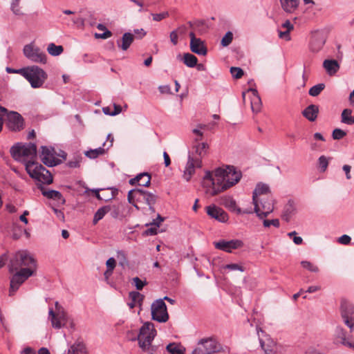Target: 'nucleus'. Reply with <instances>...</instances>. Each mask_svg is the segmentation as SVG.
I'll list each match as a JSON object with an SVG mask.
<instances>
[{
    "mask_svg": "<svg viewBox=\"0 0 354 354\" xmlns=\"http://www.w3.org/2000/svg\"><path fill=\"white\" fill-rule=\"evenodd\" d=\"M241 177V173L233 166H227L226 169L219 167L214 171H206L202 185L207 194L215 196L237 183Z\"/></svg>",
    "mask_w": 354,
    "mask_h": 354,
    "instance_id": "1",
    "label": "nucleus"
},
{
    "mask_svg": "<svg viewBox=\"0 0 354 354\" xmlns=\"http://www.w3.org/2000/svg\"><path fill=\"white\" fill-rule=\"evenodd\" d=\"M8 267L10 272L20 269H30L32 274H35L37 261L28 251L19 250L10 259Z\"/></svg>",
    "mask_w": 354,
    "mask_h": 354,
    "instance_id": "2",
    "label": "nucleus"
},
{
    "mask_svg": "<svg viewBox=\"0 0 354 354\" xmlns=\"http://www.w3.org/2000/svg\"><path fill=\"white\" fill-rule=\"evenodd\" d=\"M55 310L51 308L48 310V316L53 327L58 329L62 327L73 329L75 323L72 317L68 315L58 301L55 302Z\"/></svg>",
    "mask_w": 354,
    "mask_h": 354,
    "instance_id": "3",
    "label": "nucleus"
},
{
    "mask_svg": "<svg viewBox=\"0 0 354 354\" xmlns=\"http://www.w3.org/2000/svg\"><path fill=\"white\" fill-rule=\"evenodd\" d=\"M10 153L15 160L24 162L26 165L28 162H35L32 159L36 157L37 147L33 143H17L11 147Z\"/></svg>",
    "mask_w": 354,
    "mask_h": 354,
    "instance_id": "4",
    "label": "nucleus"
},
{
    "mask_svg": "<svg viewBox=\"0 0 354 354\" xmlns=\"http://www.w3.org/2000/svg\"><path fill=\"white\" fill-rule=\"evenodd\" d=\"M127 198L136 209H139L138 203H145L149 205V209L153 212V206L156 202L157 196L142 189L136 188L129 192Z\"/></svg>",
    "mask_w": 354,
    "mask_h": 354,
    "instance_id": "5",
    "label": "nucleus"
},
{
    "mask_svg": "<svg viewBox=\"0 0 354 354\" xmlns=\"http://www.w3.org/2000/svg\"><path fill=\"white\" fill-rule=\"evenodd\" d=\"M156 335V330L153 324L151 322H146L140 328L138 337L132 338L131 340L137 339L139 346L143 351H154L151 343Z\"/></svg>",
    "mask_w": 354,
    "mask_h": 354,
    "instance_id": "6",
    "label": "nucleus"
},
{
    "mask_svg": "<svg viewBox=\"0 0 354 354\" xmlns=\"http://www.w3.org/2000/svg\"><path fill=\"white\" fill-rule=\"evenodd\" d=\"M23 77L32 88H37L43 86L48 75L42 68L34 65L24 68Z\"/></svg>",
    "mask_w": 354,
    "mask_h": 354,
    "instance_id": "7",
    "label": "nucleus"
},
{
    "mask_svg": "<svg viewBox=\"0 0 354 354\" xmlns=\"http://www.w3.org/2000/svg\"><path fill=\"white\" fill-rule=\"evenodd\" d=\"M26 170L32 178H34L42 183L48 185L53 183V176L51 174L38 162H26Z\"/></svg>",
    "mask_w": 354,
    "mask_h": 354,
    "instance_id": "8",
    "label": "nucleus"
},
{
    "mask_svg": "<svg viewBox=\"0 0 354 354\" xmlns=\"http://www.w3.org/2000/svg\"><path fill=\"white\" fill-rule=\"evenodd\" d=\"M23 53L24 56L32 62L39 64L46 63V55L34 42H31L24 46Z\"/></svg>",
    "mask_w": 354,
    "mask_h": 354,
    "instance_id": "9",
    "label": "nucleus"
},
{
    "mask_svg": "<svg viewBox=\"0 0 354 354\" xmlns=\"http://www.w3.org/2000/svg\"><path fill=\"white\" fill-rule=\"evenodd\" d=\"M252 202L254 206V211L261 219L265 218L274 210L272 200L270 197L258 198Z\"/></svg>",
    "mask_w": 354,
    "mask_h": 354,
    "instance_id": "10",
    "label": "nucleus"
},
{
    "mask_svg": "<svg viewBox=\"0 0 354 354\" xmlns=\"http://www.w3.org/2000/svg\"><path fill=\"white\" fill-rule=\"evenodd\" d=\"M209 146L207 142H194L188 156L196 161L199 167H202V159L207 156Z\"/></svg>",
    "mask_w": 354,
    "mask_h": 354,
    "instance_id": "11",
    "label": "nucleus"
},
{
    "mask_svg": "<svg viewBox=\"0 0 354 354\" xmlns=\"http://www.w3.org/2000/svg\"><path fill=\"white\" fill-rule=\"evenodd\" d=\"M151 311L153 320L164 323L169 319L167 306L163 299H159L154 301L151 306Z\"/></svg>",
    "mask_w": 354,
    "mask_h": 354,
    "instance_id": "12",
    "label": "nucleus"
},
{
    "mask_svg": "<svg viewBox=\"0 0 354 354\" xmlns=\"http://www.w3.org/2000/svg\"><path fill=\"white\" fill-rule=\"evenodd\" d=\"M15 271L16 272L10 279V295H12L24 281L35 274L30 269H20Z\"/></svg>",
    "mask_w": 354,
    "mask_h": 354,
    "instance_id": "13",
    "label": "nucleus"
},
{
    "mask_svg": "<svg viewBox=\"0 0 354 354\" xmlns=\"http://www.w3.org/2000/svg\"><path fill=\"white\" fill-rule=\"evenodd\" d=\"M341 317L344 323L349 328L350 332L354 330V306L349 301L342 299L340 305Z\"/></svg>",
    "mask_w": 354,
    "mask_h": 354,
    "instance_id": "14",
    "label": "nucleus"
},
{
    "mask_svg": "<svg viewBox=\"0 0 354 354\" xmlns=\"http://www.w3.org/2000/svg\"><path fill=\"white\" fill-rule=\"evenodd\" d=\"M243 242L240 239H232L226 241L224 239L214 242V247L225 252L231 253L234 250L241 248Z\"/></svg>",
    "mask_w": 354,
    "mask_h": 354,
    "instance_id": "15",
    "label": "nucleus"
},
{
    "mask_svg": "<svg viewBox=\"0 0 354 354\" xmlns=\"http://www.w3.org/2000/svg\"><path fill=\"white\" fill-rule=\"evenodd\" d=\"M6 125L11 131H20L24 128V119L17 112L10 111L6 115Z\"/></svg>",
    "mask_w": 354,
    "mask_h": 354,
    "instance_id": "16",
    "label": "nucleus"
},
{
    "mask_svg": "<svg viewBox=\"0 0 354 354\" xmlns=\"http://www.w3.org/2000/svg\"><path fill=\"white\" fill-rule=\"evenodd\" d=\"M326 40V35L323 31H315L312 33L309 44V49L316 53L322 50Z\"/></svg>",
    "mask_w": 354,
    "mask_h": 354,
    "instance_id": "17",
    "label": "nucleus"
},
{
    "mask_svg": "<svg viewBox=\"0 0 354 354\" xmlns=\"http://www.w3.org/2000/svg\"><path fill=\"white\" fill-rule=\"evenodd\" d=\"M39 157L42 162L48 167H53L58 164V159L55 158L54 149L51 147H41Z\"/></svg>",
    "mask_w": 354,
    "mask_h": 354,
    "instance_id": "18",
    "label": "nucleus"
},
{
    "mask_svg": "<svg viewBox=\"0 0 354 354\" xmlns=\"http://www.w3.org/2000/svg\"><path fill=\"white\" fill-rule=\"evenodd\" d=\"M207 215L221 223H226L228 221L227 214L221 207L211 205L206 207Z\"/></svg>",
    "mask_w": 354,
    "mask_h": 354,
    "instance_id": "19",
    "label": "nucleus"
},
{
    "mask_svg": "<svg viewBox=\"0 0 354 354\" xmlns=\"http://www.w3.org/2000/svg\"><path fill=\"white\" fill-rule=\"evenodd\" d=\"M336 339L339 340L342 345L354 349V339L351 337H346V331L341 326H337L335 330Z\"/></svg>",
    "mask_w": 354,
    "mask_h": 354,
    "instance_id": "20",
    "label": "nucleus"
},
{
    "mask_svg": "<svg viewBox=\"0 0 354 354\" xmlns=\"http://www.w3.org/2000/svg\"><path fill=\"white\" fill-rule=\"evenodd\" d=\"M198 346L202 348L205 354H212L218 351L219 348L218 343L212 338L201 339L198 342Z\"/></svg>",
    "mask_w": 354,
    "mask_h": 354,
    "instance_id": "21",
    "label": "nucleus"
},
{
    "mask_svg": "<svg viewBox=\"0 0 354 354\" xmlns=\"http://www.w3.org/2000/svg\"><path fill=\"white\" fill-rule=\"evenodd\" d=\"M247 92H250L252 93L250 104L252 112L254 113H259L261 109L262 103L257 90L256 88H250L247 91Z\"/></svg>",
    "mask_w": 354,
    "mask_h": 354,
    "instance_id": "22",
    "label": "nucleus"
},
{
    "mask_svg": "<svg viewBox=\"0 0 354 354\" xmlns=\"http://www.w3.org/2000/svg\"><path fill=\"white\" fill-rule=\"evenodd\" d=\"M296 212L297 208L295 202L289 200L283 207L281 218L285 221L289 222Z\"/></svg>",
    "mask_w": 354,
    "mask_h": 354,
    "instance_id": "23",
    "label": "nucleus"
},
{
    "mask_svg": "<svg viewBox=\"0 0 354 354\" xmlns=\"http://www.w3.org/2000/svg\"><path fill=\"white\" fill-rule=\"evenodd\" d=\"M151 176L148 173H142L137 175L135 178L129 180V184L131 185H138L142 187H148L150 185Z\"/></svg>",
    "mask_w": 354,
    "mask_h": 354,
    "instance_id": "24",
    "label": "nucleus"
},
{
    "mask_svg": "<svg viewBox=\"0 0 354 354\" xmlns=\"http://www.w3.org/2000/svg\"><path fill=\"white\" fill-rule=\"evenodd\" d=\"M201 167L197 165L196 161H195V160L188 156V160L183 171L184 179L186 181H189L191 179L192 175L195 173V169Z\"/></svg>",
    "mask_w": 354,
    "mask_h": 354,
    "instance_id": "25",
    "label": "nucleus"
},
{
    "mask_svg": "<svg viewBox=\"0 0 354 354\" xmlns=\"http://www.w3.org/2000/svg\"><path fill=\"white\" fill-rule=\"evenodd\" d=\"M270 187L267 184L259 183L257 185L253 194L252 201H256L258 198L269 197Z\"/></svg>",
    "mask_w": 354,
    "mask_h": 354,
    "instance_id": "26",
    "label": "nucleus"
},
{
    "mask_svg": "<svg viewBox=\"0 0 354 354\" xmlns=\"http://www.w3.org/2000/svg\"><path fill=\"white\" fill-rule=\"evenodd\" d=\"M323 67L328 75L333 76L339 71L340 66L335 59H325L323 62Z\"/></svg>",
    "mask_w": 354,
    "mask_h": 354,
    "instance_id": "27",
    "label": "nucleus"
},
{
    "mask_svg": "<svg viewBox=\"0 0 354 354\" xmlns=\"http://www.w3.org/2000/svg\"><path fill=\"white\" fill-rule=\"evenodd\" d=\"M225 205L231 211L236 212L237 214H252L253 212L252 208L242 209L236 205V201L231 198H227L225 202Z\"/></svg>",
    "mask_w": 354,
    "mask_h": 354,
    "instance_id": "28",
    "label": "nucleus"
},
{
    "mask_svg": "<svg viewBox=\"0 0 354 354\" xmlns=\"http://www.w3.org/2000/svg\"><path fill=\"white\" fill-rule=\"evenodd\" d=\"M319 107L315 104L308 106L302 112L303 115L309 121H315L318 115Z\"/></svg>",
    "mask_w": 354,
    "mask_h": 354,
    "instance_id": "29",
    "label": "nucleus"
},
{
    "mask_svg": "<svg viewBox=\"0 0 354 354\" xmlns=\"http://www.w3.org/2000/svg\"><path fill=\"white\" fill-rule=\"evenodd\" d=\"M134 36L130 32H125L120 40L117 41L118 46L122 50H127L133 43Z\"/></svg>",
    "mask_w": 354,
    "mask_h": 354,
    "instance_id": "30",
    "label": "nucleus"
},
{
    "mask_svg": "<svg viewBox=\"0 0 354 354\" xmlns=\"http://www.w3.org/2000/svg\"><path fill=\"white\" fill-rule=\"evenodd\" d=\"M282 9L287 13H293L298 8L299 0H279Z\"/></svg>",
    "mask_w": 354,
    "mask_h": 354,
    "instance_id": "31",
    "label": "nucleus"
},
{
    "mask_svg": "<svg viewBox=\"0 0 354 354\" xmlns=\"http://www.w3.org/2000/svg\"><path fill=\"white\" fill-rule=\"evenodd\" d=\"M190 49L193 53L199 55H205L207 52V48L201 39L190 42Z\"/></svg>",
    "mask_w": 354,
    "mask_h": 354,
    "instance_id": "32",
    "label": "nucleus"
},
{
    "mask_svg": "<svg viewBox=\"0 0 354 354\" xmlns=\"http://www.w3.org/2000/svg\"><path fill=\"white\" fill-rule=\"evenodd\" d=\"M178 59H182L183 63L188 67L193 68L196 66L198 59L194 55L187 53L183 55V57L181 58V55H178L177 56Z\"/></svg>",
    "mask_w": 354,
    "mask_h": 354,
    "instance_id": "33",
    "label": "nucleus"
},
{
    "mask_svg": "<svg viewBox=\"0 0 354 354\" xmlns=\"http://www.w3.org/2000/svg\"><path fill=\"white\" fill-rule=\"evenodd\" d=\"M260 344L265 354H276L277 345L272 340H268V342L260 340Z\"/></svg>",
    "mask_w": 354,
    "mask_h": 354,
    "instance_id": "34",
    "label": "nucleus"
},
{
    "mask_svg": "<svg viewBox=\"0 0 354 354\" xmlns=\"http://www.w3.org/2000/svg\"><path fill=\"white\" fill-rule=\"evenodd\" d=\"M167 351L171 354H185V348L178 343H170L166 347Z\"/></svg>",
    "mask_w": 354,
    "mask_h": 354,
    "instance_id": "35",
    "label": "nucleus"
},
{
    "mask_svg": "<svg viewBox=\"0 0 354 354\" xmlns=\"http://www.w3.org/2000/svg\"><path fill=\"white\" fill-rule=\"evenodd\" d=\"M112 209L111 205H106L100 207L97 210L93 218V224H96L100 220H101L106 213L109 212Z\"/></svg>",
    "mask_w": 354,
    "mask_h": 354,
    "instance_id": "36",
    "label": "nucleus"
},
{
    "mask_svg": "<svg viewBox=\"0 0 354 354\" xmlns=\"http://www.w3.org/2000/svg\"><path fill=\"white\" fill-rule=\"evenodd\" d=\"M342 123L351 125L354 124V116L352 115V111L348 109H344L341 115Z\"/></svg>",
    "mask_w": 354,
    "mask_h": 354,
    "instance_id": "37",
    "label": "nucleus"
},
{
    "mask_svg": "<svg viewBox=\"0 0 354 354\" xmlns=\"http://www.w3.org/2000/svg\"><path fill=\"white\" fill-rule=\"evenodd\" d=\"M42 194L48 198L56 200L57 201H62V203H64L65 201L62 194L56 190L43 191Z\"/></svg>",
    "mask_w": 354,
    "mask_h": 354,
    "instance_id": "38",
    "label": "nucleus"
},
{
    "mask_svg": "<svg viewBox=\"0 0 354 354\" xmlns=\"http://www.w3.org/2000/svg\"><path fill=\"white\" fill-rule=\"evenodd\" d=\"M47 51L52 56H58L63 53L64 48L62 46H57L53 43H50L47 47Z\"/></svg>",
    "mask_w": 354,
    "mask_h": 354,
    "instance_id": "39",
    "label": "nucleus"
},
{
    "mask_svg": "<svg viewBox=\"0 0 354 354\" xmlns=\"http://www.w3.org/2000/svg\"><path fill=\"white\" fill-rule=\"evenodd\" d=\"M105 153L104 147H98L95 149H90L85 152V156L89 158L94 159Z\"/></svg>",
    "mask_w": 354,
    "mask_h": 354,
    "instance_id": "40",
    "label": "nucleus"
},
{
    "mask_svg": "<svg viewBox=\"0 0 354 354\" xmlns=\"http://www.w3.org/2000/svg\"><path fill=\"white\" fill-rule=\"evenodd\" d=\"M325 84L323 83L316 84L311 87L309 90V95L313 97H316L319 95L321 92L324 89Z\"/></svg>",
    "mask_w": 354,
    "mask_h": 354,
    "instance_id": "41",
    "label": "nucleus"
},
{
    "mask_svg": "<svg viewBox=\"0 0 354 354\" xmlns=\"http://www.w3.org/2000/svg\"><path fill=\"white\" fill-rule=\"evenodd\" d=\"M129 298L134 303L141 305L144 296L138 292L133 291L129 292Z\"/></svg>",
    "mask_w": 354,
    "mask_h": 354,
    "instance_id": "42",
    "label": "nucleus"
},
{
    "mask_svg": "<svg viewBox=\"0 0 354 354\" xmlns=\"http://www.w3.org/2000/svg\"><path fill=\"white\" fill-rule=\"evenodd\" d=\"M330 159V158H327L325 156H321L319 158L318 165H319V167L321 171L324 172L326 170V169L328 166Z\"/></svg>",
    "mask_w": 354,
    "mask_h": 354,
    "instance_id": "43",
    "label": "nucleus"
},
{
    "mask_svg": "<svg viewBox=\"0 0 354 354\" xmlns=\"http://www.w3.org/2000/svg\"><path fill=\"white\" fill-rule=\"evenodd\" d=\"M205 128H206V125L198 124L197 126V128L194 129L192 130L193 133H194L196 136L194 142H199L203 138V133L201 131V130L205 129Z\"/></svg>",
    "mask_w": 354,
    "mask_h": 354,
    "instance_id": "44",
    "label": "nucleus"
},
{
    "mask_svg": "<svg viewBox=\"0 0 354 354\" xmlns=\"http://www.w3.org/2000/svg\"><path fill=\"white\" fill-rule=\"evenodd\" d=\"M301 265L304 268H305L312 272H319V268L316 265L313 264V263H311L310 261H302L301 262Z\"/></svg>",
    "mask_w": 354,
    "mask_h": 354,
    "instance_id": "45",
    "label": "nucleus"
},
{
    "mask_svg": "<svg viewBox=\"0 0 354 354\" xmlns=\"http://www.w3.org/2000/svg\"><path fill=\"white\" fill-rule=\"evenodd\" d=\"M232 39H233V34L232 32L228 31L223 37L221 44L223 47L227 46L232 43Z\"/></svg>",
    "mask_w": 354,
    "mask_h": 354,
    "instance_id": "46",
    "label": "nucleus"
},
{
    "mask_svg": "<svg viewBox=\"0 0 354 354\" xmlns=\"http://www.w3.org/2000/svg\"><path fill=\"white\" fill-rule=\"evenodd\" d=\"M20 1L21 0H12L11 3V10L16 15H23L21 8L19 7Z\"/></svg>",
    "mask_w": 354,
    "mask_h": 354,
    "instance_id": "47",
    "label": "nucleus"
},
{
    "mask_svg": "<svg viewBox=\"0 0 354 354\" xmlns=\"http://www.w3.org/2000/svg\"><path fill=\"white\" fill-rule=\"evenodd\" d=\"M222 268L227 269V270H232V271L239 270L240 272H244V270H245L244 268L242 266L237 264V263L227 264L225 266H223L222 267Z\"/></svg>",
    "mask_w": 354,
    "mask_h": 354,
    "instance_id": "48",
    "label": "nucleus"
},
{
    "mask_svg": "<svg viewBox=\"0 0 354 354\" xmlns=\"http://www.w3.org/2000/svg\"><path fill=\"white\" fill-rule=\"evenodd\" d=\"M263 225L265 227H270L271 225H273L275 227H279L280 226L279 220L277 218L272 220H268L263 218Z\"/></svg>",
    "mask_w": 354,
    "mask_h": 354,
    "instance_id": "49",
    "label": "nucleus"
},
{
    "mask_svg": "<svg viewBox=\"0 0 354 354\" xmlns=\"http://www.w3.org/2000/svg\"><path fill=\"white\" fill-rule=\"evenodd\" d=\"M230 73L233 77L239 79L243 75V71L239 67H231Z\"/></svg>",
    "mask_w": 354,
    "mask_h": 354,
    "instance_id": "50",
    "label": "nucleus"
},
{
    "mask_svg": "<svg viewBox=\"0 0 354 354\" xmlns=\"http://www.w3.org/2000/svg\"><path fill=\"white\" fill-rule=\"evenodd\" d=\"M132 281L136 289L138 290H141L147 284V281L145 280L142 281L138 277L133 278Z\"/></svg>",
    "mask_w": 354,
    "mask_h": 354,
    "instance_id": "51",
    "label": "nucleus"
},
{
    "mask_svg": "<svg viewBox=\"0 0 354 354\" xmlns=\"http://www.w3.org/2000/svg\"><path fill=\"white\" fill-rule=\"evenodd\" d=\"M152 19L155 21H160L169 16L168 12H163L161 13H151Z\"/></svg>",
    "mask_w": 354,
    "mask_h": 354,
    "instance_id": "52",
    "label": "nucleus"
},
{
    "mask_svg": "<svg viewBox=\"0 0 354 354\" xmlns=\"http://www.w3.org/2000/svg\"><path fill=\"white\" fill-rule=\"evenodd\" d=\"M346 135V131L340 129H335L333 131L332 136L334 140H340L343 138Z\"/></svg>",
    "mask_w": 354,
    "mask_h": 354,
    "instance_id": "53",
    "label": "nucleus"
},
{
    "mask_svg": "<svg viewBox=\"0 0 354 354\" xmlns=\"http://www.w3.org/2000/svg\"><path fill=\"white\" fill-rule=\"evenodd\" d=\"M288 236L289 237H292L293 242L296 245H300L302 243L303 239L301 236H297V232L295 231L288 233Z\"/></svg>",
    "mask_w": 354,
    "mask_h": 354,
    "instance_id": "54",
    "label": "nucleus"
},
{
    "mask_svg": "<svg viewBox=\"0 0 354 354\" xmlns=\"http://www.w3.org/2000/svg\"><path fill=\"white\" fill-rule=\"evenodd\" d=\"M111 35H112V32L109 30H106V31H104L103 33H95V37L96 39H107V38L111 37Z\"/></svg>",
    "mask_w": 354,
    "mask_h": 354,
    "instance_id": "55",
    "label": "nucleus"
},
{
    "mask_svg": "<svg viewBox=\"0 0 354 354\" xmlns=\"http://www.w3.org/2000/svg\"><path fill=\"white\" fill-rule=\"evenodd\" d=\"M131 2L135 3L137 6L139 7L138 12H141L142 11H147V8H145V3L143 0H129Z\"/></svg>",
    "mask_w": 354,
    "mask_h": 354,
    "instance_id": "56",
    "label": "nucleus"
},
{
    "mask_svg": "<svg viewBox=\"0 0 354 354\" xmlns=\"http://www.w3.org/2000/svg\"><path fill=\"white\" fill-rule=\"evenodd\" d=\"M106 266L107 269L113 270L116 266V261L115 259L113 257L109 258L106 262Z\"/></svg>",
    "mask_w": 354,
    "mask_h": 354,
    "instance_id": "57",
    "label": "nucleus"
},
{
    "mask_svg": "<svg viewBox=\"0 0 354 354\" xmlns=\"http://www.w3.org/2000/svg\"><path fill=\"white\" fill-rule=\"evenodd\" d=\"M351 237L346 234H344V235L341 236L338 239V242L343 245L348 244L351 242Z\"/></svg>",
    "mask_w": 354,
    "mask_h": 354,
    "instance_id": "58",
    "label": "nucleus"
},
{
    "mask_svg": "<svg viewBox=\"0 0 354 354\" xmlns=\"http://www.w3.org/2000/svg\"><path fill=\"white\" fill-rule=\"evenodd\" d=\"M278 32H279V38L283 39L286 41L290 40V31L286 30L285 31L279 30Z\"/></svg>",
    "mask_w": 354,
    "mask_h": 354,
    "instance_id": "59",
    "label": "nucleus"
},
{
    "mask_svg": "<svg viewBox=\"0 0 354 354\" xmlns=\"http://www.w3.org/2000/svg\"><path fill=\"white\" fill-rule=\"evenodd\" d=\"M169 37L174 45H176L178 44V34L176 30H173L171 32Z\"/></svg>",
    "mask_w": 354,
    "mask_h": 354,
    "instance_id": "60",
    "label": "nucleus"
},
{
    "mask_svg": "<svg viewBox=\"0 0 354 354\" xmlns=\"http://www.w3.org/2000/svg\"><path fill=\"white\" fill-rule=\"evenodd\" d=\"M158 90L161 93H167V94L171 93V88H170L169 86H168V85L160 86L158 87Z\"/></svg>",
    "mask_w": 354,
    "mask_h": 354,
    "instance_id": "61",
    "label": "nucleus"
},
{
    "mask_svg": "<svg viewBox=\"0 0 354 354\" xmlns=\"http://www.w3.org/2000/svg\"><path fill=\"white\" fill-rule=\"evenodd\" d=\"M134 33L138 35L137 37L139 38V39H141L143 37H145L147 34L146 31H145L144 29L142 28H140V29H135L134 30Z\"/></svg>",
    "mask_w": 354,
    "mask_h": 354,
    "instance_id": "62",
    "label": "nucleus"
},
{
    "mask_svg": "<svg viewBox=\"0 0 354 354\" xmlns=\"http://www.w3.org/2000/svg\"><path fill=\"white\" fill-rule=\"evenodd\" d=\"M112 207V209L110 211L111 212V216L113 217V218H118V214H119V209L118 207L115 206V205H113L111 206Z\"/></svg>",
    "mask_w": 354,
    "mask_h": 354,
    "instance_id": "63",
    "label": "nucleus"
},
{
    "mask_svg": "<svg viewBox=\"0 0 354 354\" xmlns=\"http://www.w3.org/2000/svg\"><path fill=\"white\" fill-rule=\"evenodd\" d=\"M282 27L286 28V30H288V31H291L292 30H293L294 28V26L290 22L289 20H286L283 24H282Z\"/></svg>",
    "mask_w": 354,
    "mask_h": 354,
    "instance_id": "64",
    "label": "nucleus"
}]
</instances>
